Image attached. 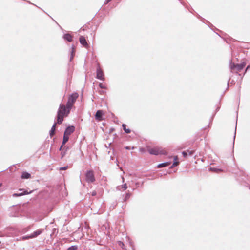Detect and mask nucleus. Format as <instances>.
<instances>
[{
    "instance_id": "1",
    "label": "nucleus",
    "mask_w": 250,
    "mask_h": 250,
    "mask_svg": "<svg viewBox=\"0 0 250 250\" xmlns=\"http://www.w3.org/2000/svg\"><path fill=\"white\" fill-rule=\"evenodd\" d=\"M70 109L67 108V106L61 104L60 105L57 116V123L61 124L63 121V118L67 117L70 112Z\"/></svg>"
},
{
    "instance_id": "2",
    "label": "nucleus",
    "mask_w": 250,
    "mask_h": 250,
    "mask_svg": "<svg viewBox=\"0 0 250 250\" xmlns=\"http://www.w3.org/2000/svg\"><path fill=\"white\" fill-rule=\"evenodd\" d=\"M146 148V150L151 155H167V153L165 148L158 146L152 147L147 146Z\"/></svg>"
},
{
    "instance_id": "3",
    "label": "nucleus",
    "mask_w": 250,
    "mask_h": 250,
    "mask_svg": "<svg viewBox=\"0 0 250 250\" xmlns=\"http://www.w3.org/2000/svg\"><path fill=\"white\" fill-rule=\"evenodd\" d=\"M78 96L79 94L77 93H74L69 96L66 104V106L68 109L70 108L71 109L74 103L78 98Z\"/></svg>"
},
{
    "instance_id": "4",
    "label": "nucleus",
    "mask_w": 250,
    "mask_h": 250,
    "mask_svg": "<svg viewBox=\"0 0 250 250\" xmlns=\"http://www.w3.org/2000/svg\"><path fill=\"white\" fill-rule=\"evenodd\" d=\"M246 63L243 62L241 64H235L234 63H232L230 65V69L231 71L233 72L238 73L240 72L245 66Z\"/></svg>"
},
{
    "instance_id": "5",
    "label": "nucleus",
    "mask_w": 250,
    "mask_h": 250,
    "mask_svg": "<svg viewBox=\"0 0 250 250\" xmlns=\"http://www.w3.org/2000/svg\"><path fill=\"white\" fill-rule=\"evenodd\" d=\"M42 229H39L34 232L32 234L28 236H24L21 238V240H25L26 239H32L37 237L42 233Z\"/></svg>"
},
{
    "instance_id": "6",
    "label": "nucleus",
    "mask_w": 250,
    "mask_h": 250,
    "mask_svg": "<svg viewBox=\"0 0 250 250\" xmlns=\"http://www.w3.org/2000/svg\"><path fill=\"white\" fill-rule=\"evenodd\" d=\"M86 181L88 183H92L95 181V177L93 172L91 170L88 171L85 174Z\"/></svg>"
},
{
    "instance_id": "7",
    "label": "nucleus",
    "mask_w": 250,
    "mask_h": 250,
    "mask_svg": "<svg viewBox=\"0 0 250 250\" xmlns=\"http://www.w3.org/2000/svg\"><path fill=\"white\" fill-rule=\"evenodd\" d=\"M104 114L103 111L99 110L95 114V119L98 121H101L103 120V115Z\"/></svg>"
},
{
    "instance_id": "8",
    "label": "nucleus",
    "mask_w": 250,
    "mask_h": 250,
    "mask_svg": "<svg viewBox=\"0 0 250 250\" xmlns=\"http://www.w3.org/2000/svg\"><path fill=\"white\" fill-rule=\"evenodd\" d=\"M79 41L82 45L86 48L89 47V45L84 36H81L79 38Z\"/></svg>"
},
{
    "instance_id": "9",
    "label": "nucleus",
    "mask_w": 250,
    "mask_h": 250,
    "mask_svg": "<svg viewBox=\"0 0 250 250\" xmlns=\"http://www.w3.org/2000/svg\"><path fill=\"white\" fill-rule=\"evenodd\" d=\"M97 78L101 80H104V75L103 72L100 68H98L97 70Z\"/></svg>"
},
{
    "instance_id": "10",
    "label": "nucleus",
    "mask_w": 250,
    "mask_h": 250,
    "mask_svg": "<svg viewBox=\"0 0 250 250\" xmlns=\"http://www.w3.org/2000/svg\"><path fill=\"white\" fill-rule=\"evenodd\" d=\"M75 130V127L74 126H70L68 127L65 132L64 133L69 136L71 133H72Z\"/></svg>"
},
{
    "instance_id": "11",
    "label": "nucleus",
    "mask_w": 250,
    "mask_h": 250,
    "mask_svg": "<svg viewBox=\"0 0 250 250\" xmlns=\"http://www.w3.org/2000/svg\"><path fill=\"white\" fill-rule=\"evenodd\" d=\"M31 174L26 171L23 172L21 175V178L23 179H29V178H31Z\"/></svg>"
},
{
    "instance_id": "12",
    "label": "nucleus",
    "mask_w": 250,
    "mask_h": 250,
    "mask_svg": "<svg viewBox=\"0 0 250 250\" xmlns=\"http://www.w3.org/2000/svg\"><path fill=\"white\" fill-rule=\"evenodd\" d=\"M194 151L193 150H188L187 151H183L182 152V154L184 157H187V156L188 155L191 156L193 154Z\"/></svg>"
},
{
    "instance_id": "13",
    "label": "nucleus",
    "mask_w": 250,
    "mask_h": 250,
    "mask_svg": "<svg viewBox=\"0 0 250 250\" xmlns=\"http://www.w3.org/2000/svg\"><path fill=\"white\" fill-rule=\"evenodd\" d=\"M64 38L69 42H71L72 41V36L69 34H65L64 35Z\"/></svg>"
},
{
    "instance_id": "14",
    "label": "nucleus",
    "mask_w": 250,
    "mask_h": 250,
    "mask_svg": "<svg viewBox=\"0 0 250 250\" xmlns=\"http://www.w3.org/2000/svg\"><path fill=\"white\" fill-rule=\"evenodd\" d=\"M57 124V122L55 123L51 128V129L50 132V135L51 136H53L55 133V130L56 125Z\"/></svg>"
},
{
    "instance_id": "15",
    "label": "nucleus",
    "mask_w": 250,
    "mask_h": 250,
    "mask_svg": "<svg viewBox=\"0 0 250 250\" xmlns=\"http://www.w3.org/2000/svg\"><path fill=\"white\" fill-rule=\"evenodd\" d=\"M170 164V162L163 163H161V164H159L158 165L157 167H158V168H161V167H165L168 166Z\"/></svg>"
},
{
    "instance_id": "16",
    "label": "nucleus",
    "mask_w": 250,
    "mask_h": 250,
    "mask_svg": "<svg viewBox=\"0 0 250 250\" xmlns=\"http://www.w3.org/2000/svg\"><path fill=\"white\" fill-rule=\"evenodd\" d=\"M69 136L67 134L64 133L63 141H62V145H64L68 141Z\"/></svg>"
},
{
    "instance_id": "17",
    "label": "nucleus",
    "mask_w": 250,
    "mask_h": 250,
    "mask_svg": "<svg viewBox=\"0 0 250 250\" xmlns=\"http://www.w3.org/2000/svg\"><path fill=\"white\" fill-rule=\"evenodd\" d=\"M122 127L123 128L124 130L126 133H130L131 132L130 129L129 128H126V125L125 124H123Z\"/></svg>"
},
{
    "instance_id": "18",
    "label": "nucleus",
    "mask_w": 250,
    "mask_h": 250,
    "mask_svg": "<svg viewBox=\"0 0 250 250\" xmlns=\"http://www.w3.org/2000/svg\"><path fill=\"white\" fill-rule=\"evenodd\" d=\"M99 87L102 89H106L107 88V85L105 83H99Z\"/></svg>"
},
{
    "instance_id": "19",
    "label": "nucleus",
    "mask_w": 250,
    "mask_h": 250,
    "mask_svg": "<svg viewBox=\"0 0 250 250\" xmlns=\"http://www.w3.org/2000/svg\"><path fill=\"white\" fill-rule=\"evenodd\" d=\"M68 149V148H64L63 149V150L62 151V152H61V158H62L63 157H64V156L65 155L66 153V151Z\"/></svg>"
},
{
    "instance_id": "20",
    "label": "nucleus",
    "mask_w": 250,
    "mask_h": 250,
    "mask_svg": "<svg viewBox=\"0 0 250 250\" xmlns=\"http://www.w3.org/2000/svg\"><path fill=\"white\" fill-rule=\"evenodd\" d=\"M78 247L77 246H72L68 248L67 250H77Z\"/></svg>"
},
{
    "instance_id": "21",
    "label": "nucleus",
    "mask_w": 250,
    "mask_h": 250,
    "mask_svg": "<svg viewBox=\"0 0 250 250\" xmlns=\"http://www.w3.org/2000/svg\"><path fill=\"white\" fill-rule=\"evenodd\" d=\"M118 244L119 246H120L122 248L124 249V246H125V245L124 244L121 242V241H118Z\"/></svg>"
},
{
    "instance_id": "22",
    "label": "nucleus",
    "mask_w": 250,
    "mask_h": 250,
    "mask_svg": "<svg viewBox=\"0 0 250 250\" xmlns=\"http://www.w3.org/2000/svg\"><path fill=\"white\" fill-rule=\"evenodd\" d=\"M179 162L178 161H174L171 166V167H174L177 166V165H179Z\"/></svg>"
},
{
    "instance_id": "23",
    "label": "nucleus",
    "mask_w": 250,
    "mask_h": 250,
    "mask_svg": "<svg viewBox=\"0 0 250 250\" xmlns=\"http://www.w3.org/2000/svg\"><path fill=\"white\" fill-rule=\"evenodd\" d=\"M29 193L27 192V191H25L24 192V193H20L19 194H14V196H21V195H24V194H28Z\"/></svg>"
},
{
    "instance_id": "24",
    "label": "nucleus",
    "mask_w": 250,
    "mask_h": 250,
    "mask_svg": "<svg viewBox=\"0 0 250 250\" xmlns=\"http://www.w3.org/2000/svg\"><path fill=\"white\" fill-rule=\"evenodd\" d=\"M67 168H68L67 166L64 167H61L60 168V170H65L67 169Z\"/></svg>"
},
{
    "instance_id": "25",
    "label": "nucleus",
    "mask_w": 250,
    "mask_h": 250,
    "mask_svg": "<svg viewBox=\"0 0 250 250\" xmlns=\"http://www.w3.org/2000/svg\"><path fill=\"white\" fill-rule=\"evenodd\" d=\"M210 169L211 171L213 170V171H216L217 172H218V171H222V170L219 169H214V168H210Z\"/></svg>"
},
{
    "instance_id": "26",
    "label": "nucleus",
    "mask_w": 250,
    "mask_h": 250,
    "mask_svg": "<svg viewBox=\"0 0 250 250\" xmlns=\"http://www.w3.org/2000/svg\"><path fill=\"white\" fill-rule=\"evenodd\" d=\"M127 188V187L126 184H125L124 185H123L122 186V188L124 190L126 189Z\"/></svg>"
},
{
    "instance_id": "27",
    "label": "nucleus",
    "mask_w": 250,
    "mask_h": 250,
    "mask_svg": "<svg viewBox=\"0 0 250 250\" xmlns=\"http://www.w3.org/2000/svg\"><path fill=\"white\" fill-rule=\"evenodd\" d=\"M178 158L177 156H175L174 157V161H178Z\"/></svg>"
},
{
    "instance_id": "28",
    "label": "nucleus",
    "mask_w": 250,
    "mask_h": 250,
    "mask_svg": "<svg viewBox=\"0 0 250 250\" xmlns=\"http://www.w3.org/2000/svg\"><path fill=\"white\" fill-rule=\"evenodd\" d=\"M140 151L143 153L145 151V150L144 149V148H140Z\"/></svg>"
},
{
    "instance_id": "29",
    "label": "nucleus",
    "mask_w": 250,
    "mask_h": 250,
    "mask_svg": "<svg viewBox=\"0 0 250 250\" xmlns=\"http://www.w3.org/2000/svg\"><path fill=\"white\" fill-rule=\"evenodd\" d=\"M63 146V145H62V146H61V147H60V149H59L60 151H62V150H63V149H62Z\"/></svg>"
},
{
    "instance_id": "30",
    "label": "nucleus",
    "mask_w": 250,
    "mask_h": 250,
    "mask_svg": "<svg viewBox=\"0 0 250 250\" xmlns=\"http://www.w3.org/2000/svg\"><path fill=\"white\" fill-rule=\"evenodd\" d=\"M130 197V195L129 194H127L125 196V199H127L128 198H129Z\"/></svg>"
},
{
    "instance_id": "31",
    "label": "nucleus",
    "mask_w": 250,
    "mask_h": 250,
    "mask_svg": "<svg viewBox=\"0 0 250 250\" xmlns=\"http://www.w3.org/2000/svg\"><path fill=\"white\" fill-rule=\"evenodd\" d=\"M125 148L126 149H129L128 146L125 147Z\"/></svg>"
},
{
    "instance_id": "32",
    "label": "nucleus",
    "mask_w": 250,
    "mask_h": 250,
    "mask_svg": "<svg viewBox=\"0 0 250 250\" xmlns=\"http://www.w3.org/2000/svg\"><path fill=\"white\" fill-rule=\"evenodd\" d=\"M249 67H250V66H248L247 67L246 70H248V68H249Z\"/></svg>"
},
{
    "instance_id": "33",
    "label": "nucleus",
    "mask_w": 250,
    "mask_h": 250,
    "mask_svg": "<svg viewBox=\"0 0 250 250\" xmlns=\"http://www.w3.org/2000/svg\"><path fill=\"white\" fill-rule=\"evenodd\" d=\"M1 185H2L1 184H0V187L1 186Z\"/></svg>"
}]
</instances>
